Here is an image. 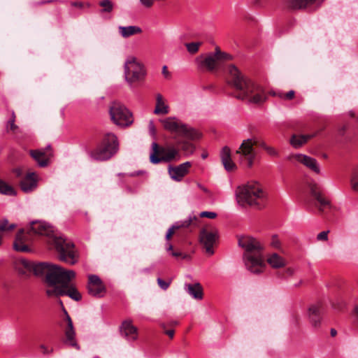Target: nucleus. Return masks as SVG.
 <instances>
[{
    "label": "nucleus",
    "mask_w": 358,
    "mask_h": 358,
    "mask_svg": "<svg viewBox=\"0 0 358 358\" xmlns=\"http://www.w3.org/2000/svg\"><path fill=\"white\" fill-rule=\"evenodd\" d=\"M15 268L22 275L33 273L42 278L46 286V294L50 297L66 295L76 301L82 299L81 294L71 283L76 276L72 270L48 262H34L24 259L15 262Z\"/></svg>",
    "instance_id": "obj_1"
},
{
    "label": "nucleus",
    "mask_w": 358,
    "mask_h": 358,
    "mask_svg": "<svg viewBox=\"0 0 358 358\" xmlns=\"http://www.w3.org/2000/svg\"><path fill=\"white\" fill-rule=\"evenodd\" d=\"M227 83L234 90L233 96L238 99L245 100L255 104L263 103L266 99L264 89L244 76L233 64L228 67Z\"/></svg>",
    "instance_id": "obj_2"
},
{
    "label": "nucleus",
    "mask_w": 358,
    "mask_h": 358,
    "mask_svg": "<svg viewBox=\"0 0 358 358\" xmlns=\"http://www.w3.org/2000/svg\"><path fill=\"white\" fill-rule=\"evenodd\" d=\"M238 245L245 249L243 258L247 268L253 273H261L266 264L262 255L263 245L256 238L243 236L238 238Z\"/></svg>",
    "instance_id": "obj_3"
},
{
    "label": "nucleus",
    "mask_w": 358,
    "mask_h": 358,
    "mask_svg": "<svg viewBox=\"0 0 358 358\" xmlns=\"http://www.w3.org/2000/svg\"><path fill=\"white\" fill-rule=\"evenodd\" d=\"M237 202L242 206L248 205L262 208L266 201V193L259 183L250 182L237 187L235 192Z\"/></svg>",
    "instance_id": "obj_4"
},
{
    "label": "nucleus",
    "mask_w": 358,
    "mask_h": 358,
    "mask_svg": "<svg viewBox=\"0 0 358 358\" xmlns=\"http://www.w3.org/2000/svg\"><path fill=\"white\" fill-rule=\"evenodd\" d=\"M120 150V141L113 132L105 133L91 150V159L106 162L115 156Z\"/></svg>",
    "instance_id": "obj_5"
},
{
    "label": "nucleus",
    "mask_w": 358,
    "mask_h": 358,
    "mask_svg": "<svg viewBox=\"0 0 358 358\" xmlns=\"http://www.w3.org/2000/svg\"><path fill=\"white\" fill-rule=\"evenodd\" d=\"M48 242L55 248L60 261L71 265L76 264L78 255L75 245L71 240L62 236L55 235Z\"/></svg>",
    "instance_id": "obj_6"
},
{
    "label": "nucleus",
    "mask_w": 358,
    "mask_h": 358,
    "mask_svg": "<svg viewBox=\"0 0 358 358\" xmlns=\"http://www.w3.org/2000/svg\"><path fill=\"white\" fill-rule=\"evenodd\" d=\"M163 128L189 140H196L200 138V134L194 128L182 123L174 117H169L160 120Z\"/></svg>",
    "instance_id": "obj_7"
},
{
    "label": "nucleus",
    "mask_w": 358,
    "mask_h": 358,
    "mask_svg": "<svg viewBox=\"0 0 358 358\" xmlns=\"http://www.w3.org/2000/svg\"><path fill=\"white\" fill-rule=\"evenodd\" d=\"M254 145H259L264 150H266L268 145L264 141H259L255 139L248 138L244 140L236 151V155H239L241 163L245 164L248 167L253 165L256 154L253 148Z\"/></svg>",
    "instance_id": "obj_8"
},
{
    "label": "nucleus",
    "mask_w": 358,
    "mask_h": 358,
    "mask_svg": "<svg viewBox=\"0 0 358 358\" xmlns=\"http://www.w3.org/2000/svg\"><path fill=\"white\" fill-rule=\"evenodd\" d=\"M111 121L120 127H128L133 122L131 113L120 102L114 101L109 106Z\"/></svg>",
    "instance_id": "obj_9"
},
{
    "label": "nucleus",
    "mask_w": 358,
    "mask_h": 358,
    "mask_svg": "<svg viewBox=\"0 0 358 358\" xmlns=\"http://www.w3.org/2000/svg\"><path fill=\"white\" fill-rule=\"evenodd\" d=\"M179 157V152L173 147L159 146L157 143L152 144V152L150 155V162L157 164L160 162H170Z\"/></svg>",
    "instance_id": "obj_10"
},
{
    "label": "nucleus",
    "mask_w": 358,
    "mask_h": 358,
    "mask_svg": "<svg viewBox=\"0 0 358 358\" xmlns=\"http://www.w3.org/2000/svg\"><path fill=\"white\" fill-rule=\"evenodd\" d=\"M124 76L126 80L132 84L144 79L145 70L136 57H129L124 63Z\"/></svg>",
    "instance_id": "obj_11"
},
{
    "label": "nucleus",
    "mask_w": 358,
    "mask_h": 358,
    "mask_svg": "<svg viewBox=\"0 0 358 358\" xmlns=\"http://www.w3.org/2000/svg\"><path fill=\"white\" fill-rule=\"evenodd\" d=\"M232 59V56L225 52L221 51L219 47L215 48L214 53L208 55L202 61L201 66L208 71H213L220 69L222 63Z\"/></svg>",
    "instance_id": "obj_12"
},
{
    "label": "nucleus",
    "mask_w": 358,
    "mask_h": 358,
    "mask_svg": "<svg viewBox=\"0 0 358 358\" xmlns=\"http://www.w3.org/2000/svg\"><path fill=\"white\" fill-rule=\"evenodd\" d=\"M218 238V231L214 227H206L200 231L199 239L206 249V253L212 255L214 253L213 247Z\"/></svg>",
    "instance_id": "obj_13"
},
{
    "label": "nucleus",
    "mask_w": 358,
    "mask_h": 358,
    "mask_svg": "<svg viewBox=\"0 0 358 358\" xmlns=\"http://www.w3.org/2000/svg\"><path fill=\"white\" fill-rule=\"evenodd\" d=\"M310 194L314 200V205L322 212L325 208L330 207L329 201L324 196L320 187L314 183L310 185Z\"/></svg>",
    "instance_id": "obj_14"
},
{
    "label": "nucleus",
    "mask_w": 358,
    "mask_h": 358,
    "mask_svg": "<svg viewBox=\"0 0 358 358\" xmlns=\"http://www.w3.org/2000/svg\"><path fill=\"white\" fill-rule=\"evenodd\" d=\"M64 333V343L66 345H69L77 350L79 349V346L75 340L76 331L73 327V322L70 316H67V320H63L61 324Z\"/></svg>",
    "instance_id": "obj_15"
},
{
    "label": "nucleus",
    "mask_w": 358,
    "mask_h": 358,
    "mask_svg": "<svg viewBox=\"0 0 358 358\" xmlns=\"http://www.w3.org/2000/svg\"><path fill=\"white\" fill-rule=\"evenodd\" d=\"M30 241L29 233H25L24 229H21L16 234L13 248L17 252H29L31 250L29 246Z\"/></svg>",
    "instance_id": "obj_16"
},
{
    "label": "nucleus",
    "mask_w": 358,
    "mask_h": 358,
    "mask_svg": "<svg viewBox=\"0 0 358 358\" xmlns=\"http://www.w3.org/2000/svg\"><path fill=\"white\" fill-rule=\"evenodd\" d=\"M191 166L192 164L189 162H186L176 166H170L169 167V174L173 180L181 181L188 173Z\"/></svg>",
    "instance_id": "obj_17"
},
{
    "label": "nucleus",
    "mask_w": 358,
    "mask_h": 358,
    "mask_svg": "<svg viewBox=\"0 0 358 358\" xmlns=\"http://www.w3.org/2000/svg\"><path fill=\"white\" fill-rule=\"evenodd\" d=\"M31 231L34 234L45 236L49 238V241L51 240L53 236H55L53 233L52 227L42 221L32 222L31 223Z\"/></svg>",
    "instance_id": "obj_18"
},
{
    "label": "nucleus",
    "mask_w": 358,
    "mask_h": 358,
    "mask_svg": "<svg viewBox=\"0 0 358 358\" xmlns=\"http://www.w3.org/2000/svg\"><path fill=\"white\" fill-rule=\"evenodd\" d=\"M121 335L129 341H135L138 338V329L132 324L131 320H124L120 327Z\"/></svg>",
    "instance_id": "obj_19"
},
{
    "label": "nucleus",
    "mask_w": 358,
    "mask_h": 358,
    "mask_svg": "<svg viewBox=\"0 0 358 358\" xmlns=\"http://www.w3.org/2000/svg\"><path fill=\"white\" fill-rule=\"evenodd\" d=\"M196 220L197 218L196 216H189L187 220L176 222L168 229L166 234V239L169 241L176 230H179L180 229H186L192 225L196 226Z\"/></svg>",
    "instance_id": "obj_20"
},
{
    "label": "nucleus",
    "mask_w": 358,
    "mask_h": 358,
    "mask_svg": "<svg viewBox=\"0 0 358 358\" xmlns=\"http://www.w3.org/2000/svg\"><path fill=\"white\" fill-rule=\"evenodd\" d=\"M106 293V287L100 278L96 275H91V296L101 298Z\"/></svg>",
    "instance_id": "obj_21"
},
{
    "label": "nucleus",
    "mask_w": 358,
    "mask_h": 358,
    "mask_svg": "<svg viewBox=\"0 0 358 358\" xmlns=\"http://www.w3.org/2000/svg\"><path fill=\"white\" fill-rule=\"evenodd\" d=\"M50 149V146H48L44 150H31L29 152L30 155L38 162L40 166L45 167L48 165V161L52 156Z\"/></svg>",
    "instance_id": "obj_22"
},
{
    "label": "nucleus",
    "mask_w": 358,
    "mask_h": 358,
    "mask_svg": "<svg viewBox=\"0 0 358 358\" xmlns=\"http://www.w3.org/2000/svg\"><path fill=\"white\" fill-rule=\"evenodd\" d=\"M292 158L298 162L303 164L313 172L320 173V166L315 159L302 154L294 155L292 156Z\"/></svg>",
    "instance_id": "obj_23"
},
{
    "label": "nucleus",
    "mask_w": 358,
    "mask_h": 358,
    "mask_svg": "<svg viewBox=\"0 0 358 358\" xmlns=\"http://www.w3.org/2000/svg\"><path fill=\"white\" fill-rule=\"evenodd\" d=\"M321 303L311 305L308 309L309 319L314 327H318L321 324Z\"/></svg>",
    "instance_id": "obj_24"
},
{
    "label": "nucleus",
    "mask_w": 358,
    "mask_h": 358,
    "mask_svg": "<svg viewBox=\"0 0 358 358\" xmlns=\"http://www.w3.org/2000/svg\"><path fill=\"white\" fill-rule=\"evenodd\" d=\"M220 157L222 164L227 171H232L236 168V164L231 159V150L229 147L225 146L222 148Z\"/></svg>",
    "instance_id": "obj_25"
},
{
    "label": "nucleus",
    "mask_w": 358,
    "mask_h": 358,
    "mask_svg": "<svg viewBox=\"0 0 358 358\" xmlns=\"http://www.w3.org/2000/svg\"><path fill=\"white\" fill-rule=\"evenodd\" d=\"M36 186V179L34 173H28L20 181V187L23 192H29Z\"/></svg>",
    "instance_id": "obj_26"
},
{
    "label": "nucleus",
    "mask_w": 358,
    "mask_h": 358,
    "mask_svg": "<svg viewBox=\"0 0 358 358\" xmlns=\"http://www.w3.org/2000/svg\"><path fill=\"white\" fill-rule=\"evenodd\" d=\"M319 0H285V6L291 9H303L317 3Z\"/></svg>",
    "instance_id": "obj_27"
},
{
    "label": "nucleus",
    "mask_w": 358,
    "mask_h": 358,
    "mask_svg": "<svg viewBox=\"0 0 358 358\" xmlns=\"http://www.w3.org/2000/svg\"><path fill=\"white\" fill-rule=\"evenodd\" d=\"M142 29L138 26L131 25V26H120L118 27V32L120 35L124 38H127L130 36L140 34L142 33Z\"/></svg>",
    "instance_id": "obj_28"
},
{
    "label": "nucleus",
    "mask_w": 358,
    "mask_h": 358,
    "mask_svg": "<svg viewBox=\"0 0 358 358\" xmlns=\"http://www.w3.org/2000/svg\"><path fill=\"white\" fill-rule=\"evenodd\" d=\"M266 262L273 268H282L286 265L285 259L275 252L267 255Z\"/></svg>",
    "instance_id": "obj_29"
},
{
    "label": "nucleus",
    "mask_w": 358,
    "mask_h": 358,
    "mask_svg": "<svg viewBox=\"0 0 358 358\" xmlns=\"http://www.w3.org/2000/svg\"><path fill=\"white\" fill-rule=\"evenodd\" d=\"M169 112V106L165 103L162 95L160 94H157L156 106L154 110V113L156 115H166Z\"/></svg>",
    "instance_id": "obj_30"
},
{
    "label": "nucleus",
    "mask_w": 358,
    "mask_h": 358,
    "mask_svg": "<svg viewBox=\"0 0 358 358\" xmlns=\"http://www.w3.org/2000/svg\"><path fill=\"white\" fill-rule=\"evenodd\" d=\"M185 289L188 294L195 299L201 300L203 298V288L200 283L185 285Z\"/></svg>",
    "instance_id": "obj_31"
},
{
    "label": "nucleus",
    "mask_w": 358,
    "mask_h": 358,
    "mask_svg": "<svg viewBox=\"0 0 358 358\" xmlns=\"http://www.w3.org/2000/svg\"><path fill=\"white\" fill-rule=\"evenodd\" d=\"M315 134L306 135L294 134L290 138V144L295 148H299L305 144L309 139L313 138Z\"/></svg>",
    "instance_id": "obj_32"
},
{
    "label": "nucleus",
    "mask_w": 358,
    "mask_h": 358,
    "mask_svg": "<svg viewBox=\"0 0 358 358\" xmlns=\"http://www.w3.org/2000/svg\"><path fill=\"white\" fill-rule=\"evenodd\" d=\"M16 228V224L10 223L8 220L2 219L0 220V234H3L13 231Z\"/></svg>",
    "instance_id": "obj_33"
},
{
    "label": "nucleus",
    "mask_w": 358,
    "mask_h": 358,
    "mask_svg": "<svg viewBox=\"0 0 358 358\" xmlns=\"http://www.w3.org/2000/svg\"><path fill=\"white\" fill-rule=\"evenodd\" d=\"M177 145L180 146L181 150L185 153V155H192L195 149L194 145L186 141H178Z\"/></svg>",
    "instance_id": "obj_34"
},
{
    "label": "nucleus",
    "mask_w": 358,
    "mask_h": 358,
    "mask_svg": "<svg viewBox=\"0 0 358 358\" xmlns=\"http://www.w3.org/2000/svg\"><path fill=\"white\" fill-rule=\"evenodd\" d=\"M173 245L168 243H166V250L167 252H170V255L176 258V259H182L187 257V255L185 253H182V252L179 250H173Z\"/></svg>",
    "instance_id": "obj_35"
},
{
    "label": "nucleus",
    "mask_w": 358,
    "mask_h": 358,
    "mask_svg": "<svg viewBox=\"0 0 358 358\" xmlns=\"http://www.w3.org/2000/svg\"><path fill=\"white\" fill-rule=\"evenodd\" d=\"M0 193L7 195H14L15 190L10 185L0 179Z\"/></svg>",
    "instance_id": "obj_36"
},
{
    "label": "nucleus",
    "mask_w": 358,
    "mask_h": 358,
    "mask_svg": "<svg viewBox=\"0 0 358 358\" xmlns=\"http://www.w3.org/2000/svg\"><path fill=\"white\" fill-rule=\"evenodd\" d=\"M99 6L102 7L101 12L103 13H110L113 9V4L110 0L101 1Z\"/></svg>",
    "instance_id": "obj_37"
},
{
    "label": "nucleus",
    "mask_w": 358,
    "mask_h": 358,
    "mask_svg": "<svg viewBox=\"0 0 358 358\" xmlns=\"http://www.w3.org/2000/svg\"><path fill=\"white\" fill-rule=\"evenodd\" d=\"M201 44V42H192L186 43L185 46L190 54H195L199 51V47Z\"/></svg>",
    "instance_id": "obj_38"
},
{
    "label": "nucleus",
    "mask_w": 358,
    "mask_h": 358,
    "mask_svg": "<svg viewBox=\"0 0 358 358\" xmlns=\"http://www.w3.org/2000/svg\"><path fill=\"white\" fill-rule=\"evenodd\" d=\"M351 187L354 191L358 192V168L352 173Z\"/></svg>",
    "instance_id": "obj_39"
},
{
    "label": "nucleus",
    "mask_w": 358,
    "mask_h": 358,
    "mask_svg": "<svg viewBox=\"0 0 358 358\" xmlns=\"http://www.w3.org/2000/svg\"><path fill=\"white\" fill-rule=\"evenodd\" d=\"M294 95H295V92L294 90H290L288 92H287L286 94L282 93V94H279V97H280L281 99H284L292 100L294 99Z\"/></svg>",
    "instance_id": "obj_40"
},
{
    "label": "nucleus",
    "mask_w": 358,
    "mask_h": 358,
    "mask_svg": "<svg viewBox=\"0 0 358 358\" xmlns=\"http://www.w3.org/2000/svg\"><path fill=\"white\" fill-rule=\"evenodd\" d=\"M265 150L271 157H278L279 156L278 152L273 147L268 146Z\"/></svg>",
    "instance_id": "obj_41"
},
{
    "label": "nucleus",
    "mask_w": 358,
    "mask_h": 358,
    "mask_svg": "<svg viewBox=\"0 0 358 358\" xmlns=\"http://www.w3.org/2000/svg\"><path fill=\"white\" fill-rule=\"evenodd\" d=\"M329 231H323L317 236V240L319 241H327L328 240V234Z\"/></svg>",
    "instance_id": "obj_42"
},
{
    "label": "nucleus",
    "mask_w": 358,
    "mask_h": 358,
    "mask_svg": "<svg viewBox=\"0 0 358 358\" xmlns=\"http://www.w3.org/2000/svg\"><path fill=\"white\" fill-rule=\"evenodd\" d=\"M157 283L159 285V286L164 290H166L169 288L170 284H171V281H169V282H166V281H164V280H162V278H157Z\"/></svg>",
    "instance_id": "obj_43"
},
{
    "label": "nucleus",
    "mask_w": 358,
    "mask_h": 358,
    "mask_svg": "<svg viewBox=\"0 0 358 358\" xmlns=\"http://www.w3.org/2000/svg\"><path fill=\"white\" fill-rule=\"evenodd\" d=\"M271 245L276 249H279L280 248V242L276 235L272 236Z\"/></svg>",
    "instance_id": "obj_44"
},
{
    "label": "nucleus",
    "mask_w": 358,
    "mask_h": 358,
    "mask_svg": "<svg viewBox=\"0 0 358 358\" xmlns=\"http://www.w3.org/2000/svg\"><path fill=\"white\" fill-rule=\"evenodd\" d=\"M17 129H18V127L16 124H15V120H10L8 122L7 131H11L13 133H15Z\"/></svg>",
    "instance_id": "obj_45"
},
{
    "label": "nucleus",
    "mask_w": 358,
    "mask_h": 358,
    "mask_svg": "<svg viewBox=\"0 0 358 358\" xmlns=\"http://www.w3.org/2000/svg\"><path fill=\"white\" fill-rule=\"evenodd\" d=\"M201 217H208L210 219H214L217 217V214L214 212L203 211L200 214Z\"/></svg>",
    "instance_id": "obj_46"
},
{
    "label": "nucleus",
    "mask_w": 358,
    "mask_h": 358,
    "mask_svg": "<svg viewBox=\"0 0 358 358\" xmlns=\"http://www.w3.org/2000/svg\"><path fill=\"white\" fill-rule=\"evenodd\" d=\"M141 3L145 7V8H151L155 2V0H139Z\"/></svg>",
    "instance_id": "obj_47"
},
{
    "label": "nucleus",
    "mask_w": 358,
    "mask_h": 358,
    "mask_svg": "<svg viewBox=\"0 0 358 358\" xmlns=\"http://www.w3.org/2000/svg\"><path fill=\"white\" fill-rule=\"evenodd\" d=\"M148 128H149V131L151 134V135L155 136L156 129H155L153 121H150Z\"/></svg>",
    "instance_id": "obj_48"
},
{
    "label": "nucleus",
    "mask_w": 358,
    "mask_h": 358,
    "mask_svg": "<svg viewBox=\"0 0 358 358\" xmlns=\"http://www.w3.org/2000/svg\"><path fill=\"white\" fill-rule=\"evenodd\" d=\"M40 348L41 349L42 352L43 354L46 355V354H50L51 353L52 351H53V349L51 348V349H48L45 345H41L40 346Z\"/></svg>",
    "instance_id": "obj_49"
},
{
    "label": "nucleus",
    "mask_w": 358,
    "mask_h": 358,
    "mask_svg": "<svg viewBox=\"0 0 358 358\" xmlns=\"http://www.w3.org/2000/svg\"><path fill=\"white\" fill-rule=\"evenodd\" d=\"M162 74L166 78H170V73L167 69V67L166 66H164L162 68Z\"/></svg>",
    "instance_id": "obj_50"
},
{
    "label": "nucleus",
    "mask_w": 358,
    "mask_h": 358,
    "mask_svg": "<svg viewBox=\"0 0 358 358\" xmlns=\"http://www.w3.org/2000/svg\"><path fill=\"white\" fill-rule=\"evenodd\" d=\"M13 173L17 177H21L22 176L23 171L20 168H16L13 169Z\"/></svg>",
    "instance_id": "obj_51"
},
{
    "label": "nucleus",
    "mask_w": 358,
    "mask_h": 358,
    "mask_svg": "<svg viewBox=\"0 0 358 358\" xmlns=\"http://www.w3.org/2000/svg\"><path fill=\"white\" fill-rule=\"evenodd\" d=\"M164 333L170 338H173V336H174V330L173 329H169V330H165L164 331Z\"/></svg>",
    "instance_id": "obj_52"
},
{
    "label": "nucleus",
    "mask_w": 358,
    "mask_h": 358,
    "mask_svg": "<svg viewBox=\"0 0 358 358\" xmlns=\"http://www.w3.org/2000/svg\"><path fill=\"white\" fill-rule=\"evenodd\" d=\"M71 5L73 6H75V7H78V8H83V3L80 1H73L71 3Z\"/></svg>",
    "instance_id": "obj_53"
},
{
    "label": "nucleus",
    "mask_w": 358,
    "mask_h": 358,
    "mask_svg": "<svg viewBox=\"0 0 358 358\" xmlns=\"http://www.w3.org/2000/svg\"><path fill=\"white\" fill-rule=\"evenodd\" d=\"M62 310L64 314V318L63 319V320L66 321V320H67V316H69V315L68 314V313H67L66 310L64 308V307H63Z\"/></svg>",
    "instance_id": "obj_54"
},
{
    "label": "nucleus",
    "mask_w": 358,
    "mask_h": 358,
    "mask_svg": "<svg viewBox=\"0 0 358 358\" xmlns=\"http://www.w3.org/2000/svg\"><path fill=\"white\" fill-rule=\"evenodd\" d=\"M269 94H270L271 95H272V96H279V94H282V93H281V92H274V91H271V92H269Z\"/></svg>",
    "instance_id": "obj_55"
},
{
    "label": "nucleus",
    "mask_w": 358,
    "mask_h": 358,
    "mask_svg": "<svg viewBox=\"0 0 358 358\" xmlns=\"http://www.w3.org/2000/svg\"><path fill=\"white\" fill-rule=\"evenodd\" d=\"M337 332H336V330L334 329H331V336H335L336 335Z\"/></svg>",
    "instance_id": "obj_56"
},
{
    "label": "nucleus",
    "mask_w": 358,
    "mask_h": 358,
    "mask_svg": "<svg viewBox=\"0 0 358 358\" xmlns=\"http://www.w3.org/2000/svg\"><path fill=\"white\" fill-rule=\"evenodd\" d=\"M198 186H199V187L201 189H202L203 192H208V189H207L206 187H204L203 186H202L201 185H199H199H198Z\"/></svg>",
    "instance_id": "obj_57"
},
{
    "label": "nucleus",
    "mask_w": 358,
    "mask_h": 358,
    "mask_svg": "<svg viewBox=\"0 0 358 358\" xmlns=\"http://www.w3.org/2000/svg\"><path fill=\"white\" fill-rule=\"evenodd\" d=\"M355 315L358 319V306L355 309Z\"/></svg>",
    "instance_id": "obj_58"
},
{
    "label": "nucleus",
    "mask_w": 358,
    "mask_h": 358,
    "mask_svg": "<svg viewBox=\"0 0 358 358\" xmlns=\"http://www.w3.org/2000/svg\"><path fill=\"white\" fill-rule=\"evenodd\" d=\"M287 272L289 274H290V275H292V273H293V271H292V270L291 268H288V269L287 270Z\"/></svg>",
    "instance_id": "obj_59"
},
{
    "label": "nucleus",
    "mask_w": 358,
    "mask_h": 358,
    "mask_svg": "<svg viewBox=\"0 0 358 358\" xmlns=\"http://www.w3.org/2000/svg\"><path fill=\"white\" fill-rule=\"evenodd\" d=\"M59 305L62 306V308L63 309L64 305L61 300L59 301Z\"/></svg>",
    "instance_id": "obj_60"
},
{
    "label": "nucleus",
    "mask_w": 358,
    "mask_h": 358,
    "mask_svg": "<svg viewBox=\"0 0 358 358\" xmlns=\"http://www.w3.org/2000/svg\"><path fill=\"white\" fill-rule=\"evenodd\" d=\"M2 244V236L0 234V245Z\"/></svg>",
    "instance_id": "obj_61"
},
{
    "label": "nucleus",
    "mask_w": 358,
    "mask_h": 358,
    "mask_svg": "<svg viewBox=\"0 0 358 358\" xmlns=\"http://www.w3.org/2000/svg\"><path fill=\"white\" fill-rule=\"evenodd\" d=\"M15 114L13 113V116H12V119H11V120H15Z\"/></svg>",
    "instance_id": "obj_62"
},
{
    "label": "nucleus",
    "mask_w": 358,
    "mask_h": 358,
    "mask_svg": "<svg viewBox=\"0 0 358 358\" xmlns=\"http://www.w3.org/2000/svg\"><path fill=\"white\" fill-rule=\"evenodd\" d=\"M206 157H207V155H205V154H203V155H202V157H203V159H205Z\"/></svg>",
    "instance_id": "obj_63"
},
{
    "label": "nucleus",
    "mask_w": 358,
    "mask_h": 358,
    "mask_svg": "<svg viewBox=\"0 0 358 358\" xmlns=\"http://www.w3.org/2000/svg\"><path fill=\"white\" fill-rule=\"evenodd\" d=\"M177 324H178V322H173L172 323V324H173V325H176Z\"/></svg>",
    "instance_id": "obj_64"
}]
</instances>
